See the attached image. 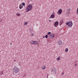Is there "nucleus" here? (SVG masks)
Listing matches in <instances>:
<instances>
[{"mask_svg":"<svg viewBox=\"0 0 78 78\" xmlns=\"http://www.w3.org/2000/svg\"><path fill=\"white\" fill-rule=\"evenodd\" d=\"M33 9V5L29 4L27 5L26 8V10L27 12H28L30 11H31Z\"/></svg>","mask_w":78,"mask_h":78,"instance_id":"obj_1","label":"nucleus"},{"mask_svg":"<svg viewBox=\"0 0 78 78\" xmlns=\"http://www.w3.org/2000/svg\"><path fill=\"white\" fill-rule=\"evenodd\" d=\"M13 71L15 73H18L19 72V69L17 67L15 66L13 69Z\"/></svg>","mask_w":78,"mask_h":78,"instance_id":"obj_2","label":"nucleus"},{"mask_svg":"<svg viewBox=\"0 0 78 78\" xmlns=\"http://www.w3.org/2000/svg\"><path fill=\"white\" fill-rule=\"evenodd\" d=\"M67 25H68V27H71L73 25V23L72 21H69L68 22L66 23Z\"/></svg>","mask_w":78,"mask_h":78,"instance_id":"obj_3","label":"nucleus"},{"mask_svg":"<svg viewBox=\"0 0 78 78\" xmlns=\"http://www.w3.org/2000/svg\"><path fill=\"white\" fill-rule=\"evenodd\" d=\"M30 44H38V43L37 41H31L30 42Z\"/></svg>","mask_w":78,"mask_h":78,"instance_id":"obj_4","label":"nucleus"},{"mask_svg":"<svg viewBox=\"0 0 78 78\" xmlns=\"http://www.w3.org/2000/svg\"><path fill=\"white\" fill-rule=\"evenodd\" d=\"M59 24V22L58 21H56L54 23V26L55 27H58Z\"/></svg>","mask_w":78,"mask_h":78,"instance_id":"obj_5","label":"nucleus"},{"mask_svg":"<svg viewBox=\"0 0 78 78\" xmlns=\"http://www.w3.org/2000/svg\"><path fill=\"white\" fill-rule=\"evenodd\" d=\"M56 69L55 68H53L52 70V72L54 73H56Z\"/></svg>","mask_w":78,"mask_h":78,"instance_id":"obj_6","label":"nucleus"},{"mask_svg":"<svg viewBox=\"0 0 78 78\" xmlns=\"http://www.w3.org/2000/svg\"><path fill=\"white\" fill-rule=\"evenodd\" d=\"M54 36H55V35H54L53 34H51L50 35H49L50 37H54Z\"/></svg>","mask_w":78,"mask_h":78,"instance_id":"obj_7","label":"nucleus"},{"mask_svg":"<svg viewBox=\"0 0 78 78\" xmlns=\"http://www.w3.org/2000/svg\"><path fill=\"white\" fill-rule=\"evenodd\" d=\"M58 12L59 14H61V13H62V9H61L58 10Z\"/></svg>","mask_w":78,"mask_h":78,"instance_id":"obj_8","label":"nucleus"},{"mask_svg":"<svg viewBox=\"0 0 78 78\" xmlns=\"http://www.w3.org/2000/svg\"><path fill=\"white\" fill-rule=\"evenodd\" d=\"M45 66H43L41 67V69L42 70H44L45 69Z\"/></svg>","mask_w":78,"mask_h":78,"instance_id":"obj_9","label":"nucleus"},{"mask_svg":"<svg viewBox=\"0 0 78 78\" xmlns=\"http://www.w3.org/2000/svg\"><path fill=\"white\" fill-rule=\"evenodd\" d=\"M55 16L54 15H51V16L52 19H53V18H55Z\"/></svg>","mask_w":78,"mask_h":78,"instance_id":"obj_10","label":"nucleus"},{"mask_svg":"<svg viewBox=\"0 0 78 78\" xmlns=\"http://www.w3.org/2000/svg\"><path fill=\"white\" fill-rule=\"evenodd\" d=\"M62 44V42H61V41H59L58 42V44H59V45H61Z\"/></svg>","mask_w":78,"mask_h":78,"instance_id":"obj_11","label":"nucleus"},{"mask_svg":"<svg viewBox=\"0 0 78 78\" xmlns=\"http://www.w3.org/2000/svg\"><path fill=\"white\" fill-rule=\"evenodd\" d=\"M23 8V5H20V9H22Z\"/></svg>","mask_w":78,"mask_h":78,"instance_id":"obj_12","label":"nucleus"},{"mask_svg":"<svg viewBox=\"0 0 78 78\" xmlns=\"http://www.w3.org/2000/svg\"><path fill=\"white\" fill-rule=\"evenodd\" d=\"M56 59H57V60H58V61H59V60H60V57H57L56 58Z\"/></svg>","mask_w":78,"mask_h":78,"instance_id":"obj_13","label":"nucleus"},{"mask_svg":"<svg viewBox=\"0 0 78 78\" xmlns=\"http://www.w3.org/2000/svg\"><path fill=\"white\" fill-rule=\"evenodd\" d=\"M22 5L23 6L25 7V4L24 2H23L22 3Z\"/></svg>","mask_w":78,"mask_h":78,"instance_id":"obj_14","label":"nucleus"},{"mask_svg":"<svg viewBox=\"0 0 78 78\" xmlns=\"http://www.w3.org/2000/svg\"><path fill=\"white\" fill-rule=\"evenodd\" d=\"M68 51H69V49L66 48L65 49L66 52H68Z\"/></svg>","mask_w":78,"mask_h":78,"instance_id":"obj_15","label":"nucleus"},{"mask_svg":"<svg viewBox=\"0 0 78 78\" xmlns=\"http://www.w3.org/2000/svg\"><path fill=\"white\" fill-rule=\"evenodd\" d=\"M3 71L1 72V73H0V75H3Z\"/></svg>","mask_w":78,"mask_h":78,"instance_id":"obj_16","label":"nucleus"},{"mask_svg":"<svg viewBox=\"0 0 78 78\" xmlns=\"http://www.w3.org/2000/svg\"><path fill=\"white\" fill-rule=\"evenodd\" d=\"M76 13L78 15V7L76 11Z\"/></svg>","mask_w":78,"mask_h":78,"instance_id":"obj_17","label":"nucleus"},{"mask_svg":"<svg viewBox=\"0 0 78 78\" xmlns=\"http://www.w3.org/2000/svg\"><path fill=\"white\" fill-rule=\"evenodd\" d=\"M24 25H27V22H25L24 23Z\"/></svg>","mask_w":78,"mask_h":78,"instance_id":"obj_18","label":"nucleus"},{"mask_svg":"<svg viewBox=\"0 0 78 78\" xmlns=\"http://www.w3.org/2000/svg\"><path fill=\"white\" fill-rule=\"evenodd\" d=\"M17 16H20V13H17L16 14Z\"/></svg>","mask_w":78,"mask_h":78,"instance_id":"obj_19","label":"nucleus"},{"mask_svg":"<svg viewBox=\"0 0 78 78\" xmlns=\"http://www.w3.org/2000/svg\"><path fill=\"white\" fill-rule=\"evenodd\" d=\"M51 34V32H49L47 33L48 35H49V34Z\"/></svg>","mask_w":78,"mask_h":78,"instance_id":"obj_20","label":"nucleus"},{"mask_svg":"<svg viewBox=\"0 0 78 78\" xmlns=\"http://www.w3.org/2000/svg\"><path fill=\"white\" fill-rule=\"evenodd\" d=\"M31 35L32 36H34V34L33 33H32Z\"/></svg>","mask_w":78,"mask_h":78,"instance_id":"obj_21","label":"nucleus"},{"mask_svg":"<svg viewBox=\"0 0 78 78\" xmlns=\"http://www.w3.org/2000/svg\"><path fill=\"white\" fill-rule=\"evenodd\" d=\"M45 37H46V38H47V37H48V36L47 35H46Z\"/></svg>","mask_w":78,"mask_h":78,"instance_id":"obj_22","label":"nucleus"},{"mask_svg":"<svg viewBox=\"0 0 78 78\" xmlns=\"http://www.w3.org/2000/svg\"><path fill=\"white\" fill-rule=\"evenodd\" d=\"M75 66H77V64H76L74 65Z\"/></svg>","mask_w":78,"mask_h":78,"instance_id":"obj_23","label":"nucleus"},{"mask_svg":"<svg viewBox=\"0 0 78 78\" xmlns=\"http://www.w3.org/2000/svg\"><path fill=\"white\" fill-rule=\"evenodd\" d=\"M49 22H51V20H49Z\"/></svg>","mask_w":78,"mask_h":78,"instance_id":"obj_24","label":"nucleus"},{"mask_svg":"<svg viewBox=\"0 0 78 78\" xmlns=\"http://www.w3.org/2000/svg\"><path fill=\"white\" fill-rule=\"evenodd\" d=\"M43 37V38H44V37H45L44 36V37Z\"/></svg>","mask_w":78,"mask_h":78,"instance_id":"obj_25","label":"nucleus"},{"mask_svg":"<svg viewBox=\"0 0 78 78\" xmlns=\"http://www.w3.org/2000/svg\"><path fill=\"white\" fill-rule=\"evenodd\" d=\"M14 61H16V60H14Z\"/></svg>","mask_w":78,"mask_h":78,"instance_id":"obj_26","label":"nucleus"},{"mask_svg":"<svg viewBox=\"0 0 78 78\" xmlns=\"http://www.w3.org/2000/svg\"><path fill=\"white\" fill-rule=\"evenodd\" d=\"M62 75H64V73H63V74H62Z\"/></svg>","mask_w":78,"mask_h":78,"instance_id":"obj_27","label":"nucleus"}]
</instances>
